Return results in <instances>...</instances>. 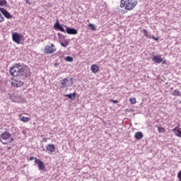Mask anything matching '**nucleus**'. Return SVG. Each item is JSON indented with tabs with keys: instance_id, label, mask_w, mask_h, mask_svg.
<instances>
[{
	"instance_id": "nucleus-35",
	"label": "nucleus",
	"mask_w": 181,
	"mask_h": 181,
	"mask_svg": "<svg viewBox=\"0 0 181 181\" xmlns=\"http://www.w3.org/2000/svg\"><path fill=\"white\" fill-rule=\"evenodd\" d=\"M25 4H28L29 5H30V3L29 2V0H25Z\"/></svg>"
},
{
	"instance_id": "nucleus-30",
	"label": "nucleus",
	"mask_w": 181,
	"mask_h": 181,
	"mask_svg": "<svg viewBox=\"0 0 181 181\" xmlns=\"http://www.w3.org/2000/svg\"><path fill=\"white\" fill-rule=\"evenodd\" d=\"M151 39H153V40H155L156 42H158V40H159V38L155 37V35H152V36H151Z\"/></svg>"
},
{
	"instance_id": "nucleus-29",
	"label": "nucleus",
	"mask_w": 181,
	"mask_h": 181,
	"mask_svg": "<svg viewBox=\"0 0 181 181\" xmlns=\"http://www.w3.org/2000/svg\"><path fill=\"white\" fill-rule=\"evenodd\" d=\"M110 103H113V104H118L119 102L117 100L111 99Z\"/></svg>"
},
{
	"instance_id": "nucleus-6",
	"label": "nucleus",
	"mask_w": 181,
	"mask_h": 181,
	"mask_svg": "<svg viewBox=\"0 0 181 181\" xmlns=\"http://www.w3.org/2000/svg\"><path fill=\"white\" fill-rule=\"evenodd\" d=\"M64 24H60V22H59V20L57 19L56 23H54L53 28L55 30H59V32H63L65 33L66 29H64Z\"/></svg>"
},
{
	"instance_id": "nucleus-11",
	"label": "nucleus",
	"mask_w": 181,
	"mask_h": 181,
	"mask_svg": "<svg viewBox=\"0 0 181 181\" xmlns=\"http://www.w3.org/2000/svg\"><path fill=\"white\" fill-rule=\"evenodd\" d=\"M0 12L6 18V19H12V15H11V13H8L4 8L0 7Z\"/></svg>"
},
{
	"instance_id": "nucleus-27",
	"label": "nucleus",
	"mask_w": 181,
	"mask_h": 181,
	"mask_svg": "<svg viewBox=\"0 0 181 181\" xmlns=\"http://www.w3.org/2000/svg\"><path fill=\"white\" fill-rule=\"evenodd\" d=\"M177 177L178 181H181V170L177 173Z\"/></svg>"
},
{
	"instance_id": "nucleus-22",
	"label": "nucleus",
	"mask_w": 181,
	"mask_h": 181,
	"mask_svg": "<svg viewBox=\"0 0 181 181\" xmlns=\"http://www.w3.org/2000/svg\"><path fill=\"white\" fill-rule=\"evenodd\" d=\"M8 1L6 0H0V6H6Z\"/></svg>"
},
{
	"instance_id": "nucleus-32",
	"label": "nucleus",
	"mask_w": 181,
	"mask_h": 181,
	"mask_svg": "<svg viewBox=\"0 0 181 181\" xmlns=\"http://www.w3.org/2000/svg\"><path fill=\"white\" fill-rule=\"evenodd\" d=\"M36 159H37V158H36V157H30V158L28 159V160H36Z\"/></svg>"
},
{
	"instance_id": "nucleus-18",
	"label": "nucleus",
	"mask_w": 181,
	"mask_h": 181,
	"mask_svg": "<svg viewBox=\"0 0 181 181\" xmlns=\"http://www.w3.org/2000/svg\"><path fill=\"white\" fill-rule=\"evenodd\" d=\"M142 33H144V36H145L147 39H152V35L149 34V32L146 30V29H144L142 30Z\"/></svg>"
},
{
	"instance_id": "nucleus-20",
	"label": "nucleus",
	"mask_w": 181,
	"mask_h": 181,
	"mask_svg": "<svg viewBox=\"0 0 181 181\" xmlns=\"http://www.w3.org/2000/svg\"><path fill=\"white\" fill-rule=\"evenodd\" d=\"M172 95L175 97H181V92L177 89H175L172 92Z\"/></svg>"
},
{
	"instance_id": "nucleus-2",
	"label": "nucleus",
	"mask_w": 181,
	"mask_h": 181,
	"mask_svg": "<svg viewBox=\"0 0 181 181\" xmlns=\"http://www.w3.org/2000/svg\"><path fill=\"white\" fill-rule=\"evenodd\" d=\"M138 5L136 0H121L120 8H124L127 11H132Z\"/></svg>"
},
{
	"instance_id": "nucleus-9",
	"label": "nucleus",
	"mask_w": 181,
	"mask_h": 181,
	"mask_svg": "<svg viewBox=\"0 0 181 181\" xmlns=\"http://www.w3.org/2000/svg\"><path fill=\"white\" fill-rule=\"evenodd\" d=\"M12 39L15 43L19 45L21 43V40H22V36L18 33H14L12 35Z\"/></svg>"
},
{
	"instance_id": "nucleus-36",
	"label": "nucleus",
	"mask_w": 181,
	"mask_h": 181,
	"mask_svg": "<svg viewBox=\"0 0 181 181\" xmlns=\"http://www.w3.org/2000/svg\"><path fill=\"white\" fill-rule=\"evenodd\" d=\"M42 151L46 152V149L45 148H43Z\"/></svg>"
},
{
	"instance_id": "nucleus-25",
	"label": "nucleus",
	"mask_w": 181,
	"mask_h": 181,
	"mask_svg": "<svg viewBox=\"0 0 181 181\" xmlns=\"http://www.w3.org/2000/svg\"><path fill=\"white\" fill-rule=\"evenodd\" d=\"M66 62H69V63H71L73 62V57L70 56H67L65 58Z\"/></svg>"
},
{
	"instance_id": "nucleus-26",
	"label": "nucleus",
	"mask_w": 181,
	"mask_h": 181,
	"mask_svg": "<svg viewBox=\"0 0 181 181\" xmlns=\"http://www.w3.org/2000/svg\"><path fill=\"white\" fill-rule=\"evenodd\" d=\"M129 102L131 103V104H136V98H130Z\"/></svg>"
},
{
	"instance_id": "nucleus-5",
	"label": "nucleus",
	"mask_w": 181,
	"mask_h": 181,
	"mask_svg": "<svg viewBox=\"0 0 181 181\" xmlns=\"http://www.w3.org/2000/svg\"><path fill=\"white\" fill-rule=\"evenodd\" d=\"M11 134L8 132V131L4 132L0 134V142L3 144V145H8V142H4V141H8L9 138L11 136Z\"/></svg>"
},
{
	"instance_id": "nucleus-16",
	"label": "nucleus",
	"mask_w": 181,
	"mask_h": 181,
	"mask_svg": "<svg viewBox=\"0 0 181 181\" xmlns=\"http://www.w3.org/2000/svg\"><path fill=\"white\" fill-rule=\"evenodd\" d=\"M134 138L138 141H140V139L144 138V134L141 132H137L135 133Z\"/></svg>"
},
{
	"instance_id": "nucleus-24",
	"label": "nucleus",
	"mask_w": 181,
	"mask_h": 181,
	"mask_svg": "<svg viewBox=\"0 0 181 181\" xmlns=\"http://www.w3.org/2000/svg\"><path fill=\"white\" fill-rule=\"evenodd\" d=\"M88 27L90 28V29H91V30H97V28H95V25L93 23H90L88 25Z\"/></svg>"
},
{
	"instance_id": "nucleus-15",
	"label": "nucleus",
	"mask_w": 181,
	"mask_h": 181,
	"mask_svg": "<svg viewBox=\"0 0 181 181\" xmlns=\"http://www.w3.org/2000/svg\"><path fill=\"white\" fill-rule=\"evenodd\" d=\"M76 96H77V94L76 93V92L73 93L64 95V97H66L67 98H69V100H76Z\"/></svg>"
},
{
	"instance_id": "nucleus-4",
	"label": "nucleus",
	"mask_w": 181,
	"mask_h": 181,
	"mask_svg": "<svg viewBox=\"0 0 181 181\" xmlns=\"http://www.w3.org/2000/svg\"><path fill=\"white\" fill-rule=\"evenodd\" d=\"M44 50L46 54H53V53H56L57 49L56 48V45L54 44H49L45 47Z\"/></svg>"
},
{
	"instance_id": "nucleus-33",
	"label": "nucleus",
	"mask_w": 181,
	"mask_h": 181,
	"mask_svg": "<svg viewBox=\"0 0 181 181\" xmlns=\"http://www.w3.org/2000/svg\"><path fill=\"white\" fill-rule=\"evenodd\" d=\"M161 63L162 64H168V62H166V60H163V59H162Z\"/></svg>"
},
{
	"instance_id": "nucleus-13",
	"label": "nucleus",
	"mask_w": 181,
	"mask_h": 181,
	"mask_svg": "<svg viewBox=\"0 0 181 181\" xmlns=\"http://www.w3.org/2000/svg\"><path fill=\"white\" fill-rule=\"evenodd\" d=\"M90 70L92 73H94L95 74L96 73H98V71H100V66H98V65L97 64H93L91 66Z\"/></svg>"
},
{
	"instance_id": "nucleus-8",
	"label": "nucleus",
	"mask_w": 181,
	"mask_h": 181,
	"mask_svg": "<svg viewBox=\"0 0 181 181\" xmlns=\"http://www.w3.org/2000/svg\"><path fill=\"white\" fill-rule=\"evenodd\" d=\"M35 163L37 164V168L39 170H45L46 166H45V163L39 158H35Z\"/></svg>"
},
{
	"instance_id": "nucleus-31",
	"label": "nucleus",
	"mask_w": 181,
	"mask_h": 181,
	"mask_svg": "<svg viewBox=\"0 0 181 181\" xmlns=\"http://www.w3.org/2000/svg\"><path fill=\"white\" fill-rule=\"evenodd\" d=\"M15 141V139L13 137H10V141H8V144H12Z\"/></svg>"
},
{
	"instance_id": "nucleus-3",
	"label": "nucleus",
	"mask_w": 181,
	"mask_h": 181,
	"mask_svg": "<svg viewBox=\"0 0 181 181\" xmlns=\"http://www.w3.org/2000/svg\"><path fill=\"white\" fill-rule=\"evenodd\" d=\"M70 86H73V78H71L70 80L67 78H64L62 80H61V88H67V87H70Z\"/></svg>"
},
{
	"instance_id": "nucleus-10",
	"label": "nucleus",
	"mask_w": 181,
	"mask_h": 181,
	"mask_svg": "<svg viewBox=\"0 0 181 181\" xmlns=\"http://www.w3.org/2000/svg\"><path fill=\"white\" fill-rule=\"evenodd\" d=\"M46 152H48V153H53V152H56V146L52 144H47L46 146Z\"/></svg>"
},
{
	"instance_id": "nucleus-28",
	"label": "nucleus",
	"mask_w": 181,
	"mask_h": 181,
	"mask_svg": "<svg viewBox=\"0 0 181 181\" xmlns=\"http://www.w3.org/2000/svg\"><path fill=\"white\" fill-rule=\"evenodd\" d=\"M5 21V18L2 16V14L0 13V23H2Z\"/></svg>"
},
{
	"instance_id": "nucleus-7",
	"label": "nucleus",
	"mask_w": 181,
	"mask_h": 181,
	"mask_svg": "<svg viewBox=\"0 0 181 181\" xmlns=\"http://www.w3.org/2000/svg\"><path fill=\"white\" fill-rule=\"evenodd\" d=\"M65 28V33L68 35H77L78 31L76 28L68 27L67 25H63Z\"/></svg>"
},
{
	"instance_id": "nucleus-14",
	"label": "nucleus",
	"mask_w": 181,
	"mask_h": 181,
	"mask_svg": "<svg viewBox=\"0 0 181 181\" xmlns=\"http://www.w3.org/2000/svg\"><path fill=\"white\" fill-rule=\"evenodd\" d=\"M11 84H13V87H22L23 86V81H13Z\"/></svg>"
},
{
	"instance_id": "nucleus-19",
	"label": "nucleus",
	"mask_w": 181,
	"mask_h": 181,
	"mask_svg": "<svg viewBox=\"0 0 181 181\" xmlns=\"http://www.w3.org/2000/svg\"><path fill=\"white\" fill-rule=\"evenodd\" d=\"M57 35H58V38H59V43H60L61 42H63V41H64V40H66V37H65L63 34H62V33H57Z\"/></svg>"
},
{
	"instance_id": "nucleus-23",
	"label": "nucleus",
	"mask_w": 181,
	"mask_h": 181,
	"mask_svg": "<svg viewBox=\"0 0 181 181\" xmlns=\"http://www.w3.org/2000/svg\"><path fill=\"white\" fill-rule=\"evenodd\" d=\"M21 121H23V122H28V121H30V118L23 116L21 117Z\"/></svg>"
},
{
	"instance_id": "nucleus-34",
	"label": "nucleus",
	"mask_w": 181,
	"mask_h": 181,
	"mask_svg": "<svg viewBox=\"0 0 181 181\" xmlns=\"http://www.w3.org/2000/svg\"><path fill=\"white\" fill-rule=\"evenodd\" d=\"M42 141H44V142H47V138L45 137V138L42 139Z\"/></svg>"
},
{
	"instance_id": "nucleus-21",
	"label": "nucleus",
	"mask_w": 181,
	"mask_h": 181,
	"mask_svg": "<svg viewBox=\"0 0 181 181\" xmlns=\"http://www.w3.org/2000/svg\"><path fill=\"white\" fill-rule=\"evenodd\" d=\"M158 132H160L161 134H165V132H166V129L158 125H156Z\"/></svg>"
},
{
	"instance_id": "nucleus-17",
	"label": "nucleus",
	"mask_w": 181,
	"mask_h": 181,
	"mask_svg": "<svg viewBox=\"0 0 181 181\" xmlns=\"http://www.w3.org/2000/svg\"><path fill=\"white\" fill-rule=\"evenodd\" d=\"M61 46H62V47H67L70 43V40H65L64 41H61V42H59Z\"/></svg>"
},
{
	"instance_id": "nucleus-12",
	"label": "nucleus",
	"mask_w": 181,
	"mask_h": 181,
	"mask_svg": "<svg viewBox=\"0 0 181 181\" xmlns=\"http://www.w3.org/2000/svg\"><path fill=\"white\" fill-rule=\"evenodd\" d=\"M152 61L160 64V63H162L163 62L162 57L160 55H153L152 57Z\"/></svg>"
},
{
	"instance_id": "nucleus-1",
	"label": "nucleus",
	"mask_w": 181,
	"mask_h": 181,
	"mask_svg": "<svg viewBox=\"0 0 181 181\" xmlns=\"http://www.w3.org/2000/svg\"><path fill=\"white\" fill-rule=\"evenodd\" d=\"M10 74L13 77H19L21 80H26V78L32 76L30 72V68L28 65H25L23 63L18 62L14 64L10 67Z\"/></svg>"
}]
</instances>
